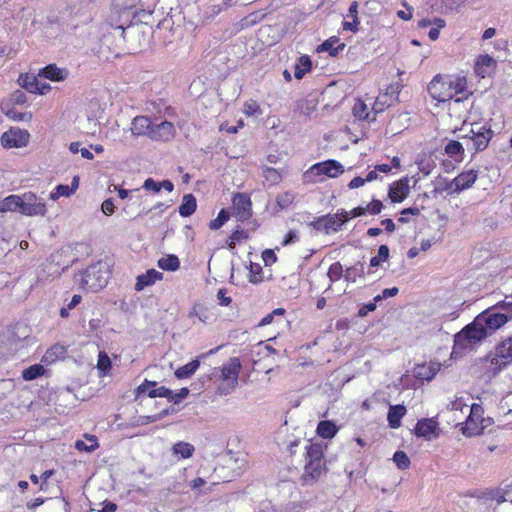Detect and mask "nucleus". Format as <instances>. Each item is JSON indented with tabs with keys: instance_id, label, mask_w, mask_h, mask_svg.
Masks as SVG:
<instances>
[{
	"instance_id": "obj_1",
	"label": "nucleus",
	"mask_w": 512,
	"mask_h": 512,
	"mask_svg": "<svg viewBox=\"0 0 512 512\" xmlns=\"http://www.w3.org/2000/svg\"><path fill=\"white\" fill-rule=\"evenodd\" d=\"M109 277L110 265L106 261L99 259L80 273L79 283L82 288L97 292L106 286Z\"/></svg>"
},
{
	"instance_id": "obj_2",
	"label": "nucleus",
	"mask_w": 512,
	"mask_h": 512,
	"mask_svg": "<svg viewBox=\"0 0 512 512\" xmlns=\"http://www.w3.org/2000/svg\"><path fill=\"white\" fill-rule=\"evenodd\" d=\"M488 336L484 327L478 325L476 316L471 324L467 325L455 335L453 350L455 352L457 349H470L473 344L484 340Z\"/></svg>"
},
{
	"instance_id": "obj_3",
	"label": "nucleus",
	"mask_w": 512,
	"mask_h": 512,
	"mask_svg": "<svg viewBox=\"0 0 512 512\" xmlns=\"http://www.w3.org/2000/svg\"><path fill=\"white\" fill-rule=\"evenodd\" d=\"M241 370V362L238 357H232L221 368V379L225 384L218 387L220 394L231 393L238 385V377Z\"/></svg>"
},
{
	"instance_id": "obj_4",
	"label": "nucleus",
	"mask_w": 512,
	"mask_h": 512,
	"mask_svg": "<svg viewBox=\"0 0 512 512\" xmlns=\"http://www.w3.org/2000/svg\"><path fill=\"white\" fill-rule=\"evenodd\" d=\"M343 172L344 168L338 161L327 160L311 166L310 169L304 173V178L306 181L317 182L318 176L326 175L328 177L334 178Z\"/></svg>"
},
{
	"instance_id": "obj_5",
	"label": "nucleus",
	"mask_w": 512,
	"mask_h": 512,
	"mask_svg": "<svg viewBox=\"0 0 512 512\" xmlns=\"http://www.w3.org/2000/svg\"><path fill=\"white\" fill-rule=\"evenodd\" d=\"M508 322L507 316L502 314L496 305L489 307L479 315H477L478 325H482L488 335H491L496 330L504 326Z\"/></svg>"
},
{
	"instance_id": "obj_6",
	"label": "nucleus",
	"mask_w": 512,
	"mask_h": 512,
	"mask_svg": "<svg viewBox=\"0 0 512 512\" xmlns=\"http://www.w3.org/2000/svg\"><path fill=\"white\" fill-rule=\"evenodd\" d=\"M512 363V335L500 342L494 356L490 360V365L494 374Z\"/></svg>"
},
{
	"instance_id": "obj_7",
	"label": "nucleus",
	"mask_w": 512,
	"mask_h": 512,
	"mask_svg": "<svg viewBox=\"0 0 512 512\" xmlns=\"http://www.w3.org/2000/svg\"><path fill=\"white\" fill-rule=\"evenodd\" d=\"M450 75H436L428 85L429 95L439 101L445 102L452 99Z\"/></svg>"
},
{
	"instance_id": "obj_8",
	"label": "nucleus",
	"mask_w": 512,
	"mask_h": 512,
	"mask_svg": "<svg viewBox=\"0 0 512 512\" xmlns=\"http://www.w3.org/2000/svg\"><path fill=\"white\" fill-rule=\"evenodd\" d=\"M484 410L481 405L473 403L469 408V416L462 427V433L465 436L471 437L482 433L484 430L483 419Z\"/></svg>"
},
{
	"instance_id": "obj_9",
	"label": "nucleus",
	"mask_w": 512,
	"mask_h": 512,
	"mask_svg": "<svg viewBox=\"0 0 512 512\" xmlns=\"http://www.w3.org/2000/svg\"><path fill=\"white\" fill-rule=\"evenodd\" d=\"M47 212L46 204L32 192L21 196L20 213L25 216H44Z\"/></svg>"
},
{
	"instance_id": "obj_10",
	"label": "nucleus",
	"mask_w": 512,
	"mask_h": 512,
	"mask_svg": "<svg viewBox=\"0 0 512 512\" xmlns=\"http://www.w3.org/2000/svg\"><path fill=\"white\" fill-rule=\"evenodd\" d=\"M348 220V213L342 212L341 214L327 215L314 221L312 225L318 231H323L326 234L337 232L341 226Z\"/></svg>"
},
{
	"instance_id": "obj_11",
	"label": "nucleus",
	"mask_w": 512,
	"mask_h": 512,
	"mask_svg": "<svg viewBox=\"0 0 512 512\" xmlns=\"http://www.w3.org/2000/svg\"><path fill=\"white\" fill-rule=\"evenodd\" d=\"M471 136H466L472 142V147L475 151H483L487 148L494 132L490 127L479 126L477 123L472 124Z\"/></svg>"
},
{
	"instance_id": "obj_12",
	"label": "nucleus",
	"mask_w": 512,
	"mask_h": 512,
	"mask_svg": "<svg viewBox=\"0 0 512 512\" xmlns=\"http://www.w3.org/2000/svg\"><path fill=\"white\" fill-rule=\"evenodd\" d=\"M29 140V133L21 129L11 128L1 136V144L5 148H21L26 146Z\"/></svg>"
},
{
	"instance_id": "obj_13",
	"label": "nucleus",
	"mask_w": 512,
	"mask_h": 512,
	"mask_svg": "<svg viewBox=\"0 0 512 512\" xmlns=\"http://www.w3.org/2000/svg\"><path fill=\"white\" fill-rule=\"evenodd\" d=\"M477 179V171L469 170L462 172L452 181H450L446 189L451 190L453 192L459 193L469 187H471Z\"/></svg>"
},
{
	"instance_id": "obj_14",
	"label": "nucleus",
	"mask_w": 512,
	"mask_h": 512,
	"mask_svg": "<svg viewBox=\"0 0 512 512\" xmlns=\"http://www.w3.org/2000/svg\"><path fill=\"white\" fill-rule=\"evenodd\" d=\"M234 213L240 220H246L251 216L252 203L245 193H236L232 199Z\"/></svg>"
},
{
	"instance_id": "obj_15",
	"label": "nucleus",
	"mask_w": 512,
	"mask_h": 512,
	"mask_svg": "<svg viewBox=\"0 0 512 512\" xmlns=\"http://www.w3.org/2000/svg\"><path fill=\"white\" fill-rule=\"evenodd\" d=\"M382 265L385 269L391 271L392 274L401 275L406 270L404 258H371L370 266L376 267Z\"/></svg>"
},
{
	"instance_id": "obj_16",
	"label": "nucleus",
	"mask_w": 512,
	"mask_h": 512,
	"mask_svg": "<svg viewBox=\"0 0 512 512\" xmlns=\"http://www.w3.org/2000/svg\"><path fill=\"white\" fill-rule=\"evenodd\" d=\"M174 136V125L171 122L163 121L159 124H152L149 130V137L152 140L168 141Z\"/></svg>"
},
{
	"instance_id": "obj_17",
	"label": "nucleus",
	"mask_w": 512,
	"mask_h": 512,
	"mask_svg": "<svg viewBox=\"0 0 512 512\" xmlns=\"http://www.w3.org/2000/svg\"><path fill=\"white\" fill-rule=\"evenodd\" d=\"M260 262H252L251 258L244 261V265L249 268V277L251 282H259L263 279L262 263L267 266L276 262L277 258H259Z\"/></svg>"
},
{
	"instance_id": "obj_18",
	"label": "nucleus",
	"mask_w": 512,
	"mask_h": 512,
	"mask_svg": "<svg viewBox=\"0 0 512 512\" xmlns=\"http://www.w3.org/2000/svg\"><path fill=\"white\" fill-rule=\"evenodd\" d=\"M409 180L407 177L396 181L389 189L388 196L392 202L398 203L402 202L409 194Z\"/></svg>"
},
{
	"instance_id": "obj_19",
	"label": "nucleus",
	"mask_w": 512,
	"mask_h": 512,
	"mask_svg": "<svg viewBox=\"0 0 512 512\" xmlns=\"http://www.w3.org/2000/svg\"><path fill=\"white\" fill-rule=\"evenodd\" d=\"M438 423L430 418H424L417 422L415 427V434L418 437H423L430 440L435 434Z\"/></svg>"
},
{
	"instance_id": "obj_20",
	"label": "nucleus",
	"mask_w": 512,
	"mask_h": 512,
	"mask_svg": "<svg viewBox=\"0 0 512 512\" xmlns=\"http://www.w3.org/2000/svg\"><path fill=\"white\" fill-rule=\"evenodd\" d=\"M162 278L163 273L155 269H149L145 274H141L137 277L135 290L142 291L145 287L153 285L157 280H161Z\"/></svg>"
},
{
	"instance_id": "obj_21",
	"label": "nucleus",
	"mask_w": 512,
	"mask_h": 512,
	"mask_svg": "<svg viewBox=\"0 0 512 512\" xmlns=\"http://www.w3.org/2000/svg\"><path fill=\"white\" fill-rule=\"evenodd\" d=\"M38 75L51 81H63L67 78L68 71L57 67L55 64H50L42 68Z\"/></svg>"
},
{
	"instance_id": "obj_22",
	"label": "nucleus",
	"mask_w": 512,
	"mask_h": 512,
	"mask_svg": "<svg viewBox=\"0 0 512 512\" xmlns=\"http://www.w3.org/2000/svg\"><path fill=\"white\" fill-rule=\"evenodd\" d=\"M152 123L146 116H137L131 123V133L135 136H141L147 134L149 136V130H151Z\"/></svg>"
},
{
	"instance_id": "obj_23",
	"label": "nucleus",
	"mask_w": 512,
	"mask_h": 512,
	"mask_svg": "<svg viewBox=\"0 0 512 512\" xmlns=\"http://www.w3.org/2000/svg\"><path fill=\"white\" fill-rule=\"evenodd\" d=\"M405 414L406 408L403 405L390 406L387 414L389 426L393 429L399 428L401 425V419L405 416Z\"/></svg>"
},
{
	"instance_id": "obj_24",
	"label": "nucleus",
	"mask_w": 512,
	"mask_h": 512,
	"mask_svg": "<svg viewBox=\"0 0 512 512\" xmlns=\"http://www.w3.org/2000/svg\"><path fill=\"white\" fill-rule=\"evenodd\" d=\"M66 353L67 348L64 345L55 344L45 352L43 361L47 363H53L59 359L64 358Z\"/></svg>"
},
{
	"instance_id": "obj_25",
	"label": "nucleus",
	"mask_w": 512,
	"mask_h": 512,
	"mask_svg": "<svg viewBox=\"0 0 512 512\" xmlns=\"http://www.w3.org/2000/svg\"><path fill=\"white\" fill-rule=\"evenodd\" d=\"M21 196L9 195L0 201V212H19L20 213Z\"/></svg>"
},
{
	"instance_id": "obj_26",
	"label": "nucleus",
	"mask_w": 512,
	"mask_h": 512,
	"mask_svg": "<svg viewBox=\"0 0 512 512\" xmlns=\"http://www.w3.org/2000/svg\"><path fill=\"white\" fill-rule=\"evenodd\" d=\"M237 244L241 248L240 252H246V249L250 248V246L248 244V241H247V236L245 235V233L243 231H236L231 236V242L229 244V247H230L231 252L233 254L239 252L238 250L237 251H233Z\"/></svg>"
},
{
	"instance_id": "obj_27",
	"label": "nucleus",
	"mask_w": 512,
	"mask_h": 512,
	"mask_svg": "<svg viewBox=\"0 0 512 512\" xmlns=\"http://www.w3.org/2000/svg\"><path fill=\"white\" fill-rule=\"evenodd\" d=\"M196 207L197 204L195 197L192 194H186L179 206V213L183 217H188L195 212Z\"/></svg>"
},
{
	"instance_id": "obj_28",
	"label": "nucleus",
	"mask_w": 512,
	"mask_h": 512,
	"mask_svg": "<svg viewBox=\"0 0 512 512\" xmlns=\"http://www.w3.org/2000/svg\"><path fill=\"white\" fill-rule=\"evenodd\" d=\"M200 366V361L198 359L192 360L191 362L185 364L182 367H179L175 372L174 375L178 379H186L191 377L196 370Z\"/></svg>"
},
{
	"instance_id": "obj_29",
	"label": "nucleus",
	"mask_w": 512,
	"mask_h": 512,
	"mask_svg": "<svg viewBox=\"0 0 512 512\" xmlns=\"http://www.w3.org/2000/svg\"><path fill=\"white\" fill-rule=\"evenodd\" d=\"M347 282H356L358 278L364 277V264L358 261L356 264L347 267L344 273Z\"/></svg>"
},
{
	"instance_id": "obj_30",
	"label": "nucleus",
	"mask_w": 512,
	"mask_h": 512,
	"mask_svg": "<svg viewBox=\"0 0 512 512\" xmlns=\"http://www.w3.org/2000/svg\"><path fill=\"white\" fill-rule=\"evenodd\" d=\"M324 470L323 461H306L305 476L311 480L318 479Z\"/></svg>"
},
{
	"instance_id": "obj_31",
	"label": "nucleus",
	"mask_w": 512,
	"mask_h": 512,
	"mask_svg": "<svg viewBox=\"0 0 512 512\" xmlns=\"http://www.w3.org/2000/svg\"><path fill=\"white\" fill-rule=\"evenodd\" d=\"M338 431L336 425L328 420L320 421L317 426V433L325 439L333 438Z\"/></svg>"
},
{
	"instance_id": "obj_32",
	"label": "nucleus",
	"mask_w": 512,
	"mask_h": 512,
	"mask_svg": "<svg viewBox=\"0 0 512 512\" xmlns=\"http://www.w3.org/2000/svg\"><path fill=\"white\" fill-rule=\"evenodd\" d=\"M190 316L197 317L203 323H208L214 319L213 313L203 304H195Z\"/></svg>"
},
{
	"instance_id": "obj_33",
	"label": "nucleus",
	"mask_w": 512,
	"mask_h": 512,
	"mask_svg": "<svg viewBox=\"0 0 512 512\" xmlns=\"http://www.w3.org/2000/svg\"><path fill=\"white\" fill-rule=\"evenodd\" d=\"M18 84L30 93H36L37 89H39L37 78L29 74H20Z\"/></svg>"
},
{
	"instance_id": "obj_34",
	"label": "nucleus",
	"mask_w": 512,
	"mask_h": 512,
	"mask_svg": "<svg viewBox=\"0 0 512 512\" xmlns=\"http://www.w3.org/2000/svg\"><path fill=\"white\" fill-rule=\"evenodd\" d=\"M194 451L195 448L192 444L182 441L175 443L172 447L173 454L183 459L190 458Z\"/></svg>"
},
{
	"instance_id": "obj_35",
	"label": "nucleus",
	"mask_w": 512,
	"mask_h": 512,
	"mask_svg": "<svg viewBox=\"0 0 512 512\" xmlns=\"http://www.w3.org/2000/svg\"><path fill=\"white\" fill-rule=\"evenodd\" d=\"M312 62L310 58L303 55L299 58V62L294 66V76L297 79H302L304 75L310 71Z\"/></svg>"
},
{
	"instance_id": "obj_36",
	"label": "nucleus",
	"mask_w": 512,
	"mask_h": 512,
	"mask_svg": "<svg viewBox=\"0 0 512 512\" xmlns=\"http://www.w3.org/2000/svg\"><path fill=\"white\" fill-rule=\"evenodd\" d=\"M452 99L458 94H463L466 91V77L464 76H450Z\"/></svg>"
},
{
	"instance_id": "obj_37",
	"label": "nucleus",
	"mask_w": 512,
	"mask_h": 512,
	"mask_svg": "<svg viewBox=\"0 0 512 512\" xmlns=\"http://www.w3.org/2000/svg\"><path fill=\"white\" fill-rule=\"evenodd\" d=\"M306 461H322L323 449L321 444L310 443L306 446Z\"/></svg>"
},
{
	"instance_id": "obj_38",
	"label": "nucleus",
	"mask_w": 512,
	"mask_h": 512,
	"mask_svg": "<svg viewBox=\"0 0 512 512\" xmlns=\"http://www.w3.org/2000/svg\"><path fill=\"white\" fill-rule=\"evenodd\" d=\"M85 438L90 442L89 445H87L83 440H77L75 442V448L79 451H85V452H92L96 450L99 446L97 442V438L93 435H85Z\"/></svg>"
},
{
	"instance_id": "obj_39",
	"label": "nucleus",
	"mask_w": 512,
	"mask_h": 512,
	"mask_svg": "<svg viewBox=\"0 0 512 512\" xmlns=\"http://www.w3.org/2000/svg\"><path fill=\"white\" fill-rule=\"evenodd\" d=\"M339 41L338 38L332 37L326 41H324L318 48V51H328L331 56H336L339 50H343L345 44H340L337 48H334V44Z\"/></svg>"
},
{
	"instance_id": "obj_40",
	"label": "nucleus",
	"mask_w": 512,
	"mask_h": 512,
	"mask_svg": "<svg viewBox=\"0 0 512 512\" xmlns=\"http://www.w3.org/2000/svg\"><path fill=\"white\" fill-rule=\"evenodd\" d=\"M44 372L45 369L41 364H34L22 372V377L26 381H31L42 376Z\"/></svg>"
},
{
	"instance_id": "obj_41",
	"label": "nucleus",
	"mask_w": 512,
	"mask_h": 512,
	"mask_svg": "<svg viewBox=\"0 0 512 512\" xmlns=\"http://www.w3.org/2000/svg\"><path fill=\"white\" fill-rule=\"evenodd\" d=\"M263 177L266 181H268L271 185H276L281 182L282 175L281 173L272 167H265L263 169Z\"/></svg>"
},
{
	"instance_id": "obj_42",
	"label": "nucleus",
	"mask_w": 512,
	"mask_h": 512,
	"mask_svg": "<svg viewBox=\"0 0 512 512\" xmlns=\"http://www.w3.org/2000/svg\"><path fill=\"white\" fill-rule=\"evenodd\" d=\"M158 267L162 270L176 271L180 267L179 258H159Z\"/></svg>"
},
{
	"instance_id": "obj_43",
	"label": "nucleus",
	"mask_w": 512,
	"mask_h": 512,
	"mask_svg": "<svg viewBox=\"0 0 512 512\" xmlns=\"http://www.w3.org/2000/svg\"><path fill=\"white\" fill-rule=\"evenodd\" d=\"M491 500L495 501L498 505L507 502L508 506L512 508L511 492L497 490L492 494Z\"/></svg>"
},
{
	"instance_id": "obj_44",
	"label": "nucleus",
	"mask_w": 512,
	"mask_h": 512,
	"mask_svg": "<svg viewBox=\"0 0 512 512\" xmlns=\"http://www.w3.org/2000/svg\"><path fill=\"white\" fill-rule=\"evenodd\" d=\"M111 360L106 352H100L98 355L97 368L104 375L111 369Z\"/></svg>"
},
{
	"instance_id": "obj_45",
	"label": "nucleus",
	"mask_w": 512,
	"mask_h": 512,
	"mask_svg": "<svg viewBox=\"0 0 512 512\" xmlns=\"http://www.w3.org/2000/svg\"><path fill=\"white\" fill-rule=\"evenodd\" d=\"M393 461L401 470H405L410 466V459L404 451H396L393 455Z\"/></svg>"
},
{
	"instance_id": "obj_46",
	"label": "nucleus",
	"mask_w": 512,
	"mask_h": 512,
	"mask_svg": "<svg viewBox=\"0 0 512 512\" xmlns=\"http://www.w3.org/2000/svg\"><path fill=\"white\" fill-rule=\"evenodd\" d=\"M73 193H74L73 189H71V187L69 185L60 184L50 194V199L53 201H56L57 199H59L62 196L69 197Z\"/></svg>"
},
{
	"instance_id": "obj_47",
	"label": "nucleus",
	"mask_w": 512,
	"mask_h": 512,
	"mask_svg": "<svg viewBox=\"0 0 512 512\" xmlns=\"http://www.w3.org/2000/svg\"><path fill=\"white\" fill-rule=\"evenodd\" d=\"M496 307L502 312V314L507 316L508 321L512 319V295L506 297L505 300L498 302Z\"/></svg>"
},
{
	"instance_id": "obj_48",
	"label": "nucleus",
	"mask_w": 512,
	"mask_h": 512,
	"mask_svg": "<svg viewBox=\"0 0 512 512\" xmlns=\"http://www.w3.org/2000/svg\"><path fill=\"white\" fill-rule=\"evenodd\" d=\"M353 115L360 119L364 120L368 117V107L362 100H357L353 106Z\"/></svg>"
},
{
	"instance_id": "obj_49",
	"label": "nucleus",
	"mask_w": 512,
	"mask_h": 512,
	"mask_svg": "<svg viewBox=\"0 0 512 512\" xmlns=\"http://www.w3.org/2000/svg\"><path fill=\"white\" fill-rule=\"evenodd\" d=\"M148 396L150 398L163 397V398H167L168 400L174 399L173 391L164 386H160L158 388L150 390L148 392Z\"/></svg>"
},
{
	"instance_id": "obj_50",
	"label": "nucleus",
	"mask_w": 512,
	"mask_h": 512,
	"mask_svg": "<svg viewBox=\"0 0 512 512\" xmlns=\"http://www.w3.org/2000/svg\"><path fill=\"white\" fill-rule=\"evenodd\" d=\"M445 152L450 157H456L464 152L463 146L460 142L451 140L445 147Z\"/></svg>"
},
{
	"instance_id": "obj_51",
	"label": "nucleus",
	"mask_w": 512,
	"mask_h": 512,
	"mask_svg": "<svg viewBox=\"0 0 512 512\" xmlns=\"http://www.w3.org/2000/svg\"><path fill=\"white\" fill-rule=\"evenodd\" d=\"M343 272H345L343 266L339 262H336L330 266L328 270V277L331 282H335L342 277Z\"/></svg>"
},
{
	"instance_id": "obj_52",
	"label": "nucleus",
	"mask_w": 512,
	"mask_h": 512,
	"mask_svg": "<svg viewBox=\"0 0 512 512\" xmlns=\"http://www.w3.org/2000/svg\"><path fill=\"white\" fill-rule=\"evenodd\" d=\"M294 201V195L289 192H284L276 197V203L281 209L287 208Z\"/></svg>"
},
{
	"instance_id": "obj_53",
	"label": "nucleus",
	"mask_w": 512,
	"mask_h": 512,
	"mask_svg": "<svg viewBox=\"0 0 512 512\" xmlns=\"http://www.w3.org/2000/svg\"><path fill=\"white\" fill-rule=\"evenodd\" d=\"M228 219H229V213H228L226 210L222 209V210L219 212V214H218L217 218H216V219H214V220H212V221L210 222L209 226H210V228H211L212 230H217V229H219V228H220V227H221V226H222V225H223V224H224Z\"/></svg>"
},
{
	"instance_id": "obj_54",
	"label": "nucleus",
	"mask_w": 512,
	"mask_h": 512,
	"mask_svg": "<svg viewBox=\"0 0 512 512\" xmlns=\"http://www.w3.org/2000/svg\"><path fill=\"white\" fill-rule=\"evenodd\" d=\"M69 150L72 153H81V156L85 159L92 160L94 158V155L92 152H90L87 148H81L80 149V143L79 142H72L69 146Z\"/></svg>"
},
{
	"instance_id": "obj_55",
	"label": "nucleus",
	"mask_w": 512,
	"mask_h": 512,
	"mask_svg": "<svg viewBox=\"0 0 512 512\" xmlns=\"http://www.w3.org/2000/svg\"><path fill=\"white\" fill-rule=\"evenodd\" d=\"M449 408L452 411L464 412V410H469L470 406L463 397H459L450 403Z\"/></svg>"
},
{
	"instance_id": "obj_56",
	"label": "nucleus",
	"mask_w": 512,
	"mask_h": 512,
	"mask_svg": "<svg viewBox=\"0 0 512 512\" xmlns=\"http://www.w3.org/2000/svg\"><path fill=\"white\" fill-rule=\"evenodd\" d=\"M416 375H417V377H419L421 379L430 381L434 378L435 371L430 368H426L425 366H422V367L417 368Z\"/></svg>"
},
{
	"instance_id": "obj_57",
	"label": "nucleus",
	"mask_w": 512,
	"mask_h": 512,
	"mask_svg": "<svg viewBox=\"0 0 512 512\" xmlns=\"http://www.w3.org/2000/svg\"><path fill=\"white\" fill-rule=\"evenodd\" d=\"M227 289L221 288L218 290L216 294V298L218 300L219 305L221 306H229L232 303V299L227 295Z\"/></svg>"
},
{
	"instance_id": "obj_58",
	"label": "nucleus",
	"mask_w": 512,
	"mask_h": 512,
	"mask_svg": "<svg viewBox=\"0 0 512 512\" xmlns=\"http://www.w3.org/2000/svg\"><path fill=\"white\" fill-rule=\"evenodd\" d=\"M398 292L399 290L397 287L386 288L382 291L381 294H378L377 296L374 297V301L379 302L382 301L383 299L394 297L398 294Z\"/></svg>"
},
{
	"instance_id": "obj_59",
	"label": "nucleus",
	"mask_w": 512,
	"mask_h": 512,
	"mask_svg": "<svg viewBox=\"0 0 512 512\" xmlns=\"http://www.w3.org/2000/svg\"><path fill=\"white\" fill-rule=\"evenodd\" d=\"M145 190L152 191L154 193H158L161 190L160 182H156L152 178H147L142 186Z\"/></svg>"
},
{
	"instance_id": "obj_60",
	"label": "nucleus",
	"mask_w": 512,
	"mask_h": 512,
	"mask_svg": "<svg viewBox=\"0 0 512 512\" xmlns=\"http://www.w3.org/2000/svg\"><path fill=\"white\" fill-rule=\"evenodd\" d=\"M431 247V241L430 240H422L421 241V248L418 249L417 247H412L408 251V256H417L421 251L426 252Z\"/></svg>"
},
{
	"instance_id": "obj_61",
	"label": "nucleus",
	"mask_w": 512,
	"mask_h": 512,
	"mask_svg": "<svg viewBox=\"0 0 512 512\" xmlns=\"http://www.w3.org/2000/svg\"><path fill=\"white\" fill-rule=\"evenodd\" d=\"M27 97L26 94L21 90H16L11 94V102L17 105H22L26 103Z\"/></svg>"
},
{
	"instance_id": "obj_62",
	"label": "nucleus",
	"mask_w": 512,
	"mask_h": 512,
	"mask_svg": "<svg viewBox=\"0 0 512 512\" xmlns=\"http://www.w3.org/2000/svg\"><path fill=\"white\" fill-rule=\"evenodd\" d=\"M332 293H333V288H332V286H329V287H328V288L323 292V294H324L325 296H323V297H321V298H319V299L317 300V303H316V307H317V309L321 310V309H323V308L325 307V305H326V299L331 298V297H332Z\"/></svg>"
},
{
	"instance_id": "obj_63",
	"label": "nucleus",
	"mask_w": 512,
	"mask_h": 512,
	"mask_svg": "<svg viewBox=\"0 0 512 512\" xmlns=\"http://www.w3.org/2000/svg\"><path fill=\"white\" fill-rule=\"evenodd\" d=\"M114 209L115 206L111 198L106 199L101 205V210L105 215H112L114 213Z\"/></svg>"
},
{
	"instance_id": "obj_64",
	"label": "nucleus",
	"mask_w": 512,
	"mask_h": 512,
	"mask_svg": "<svg viewBox=\"0 0 512 512\" xmlns=\"http://www.w3.org/2000/svg\"><path fill=\"white\" fill-rule=\"evenodd\" d=\"M383 205L379 200H373L370 204L367 205L366 211H369L371 214H379L381 212Z\"/></svg>"
}]
</instances>
